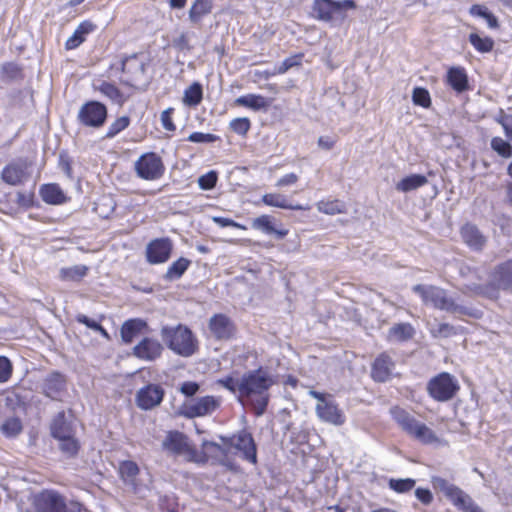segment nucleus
<instances>
[{"mask_svg": "<svg viewBox=\"0 0 512 512\" xmlns=\"http://www.w3.org/2000/svg\"><path fill=\"white\" fill-rule=\"evenodd\" d=\"M275 382L261 367L244 373L240 378V403L250 405L257 416L263 415L270 399L269 389Z\"/></svg>", "mask_w": 512, "mask_h": 512, "instance_id": "f257e3e1", "label": "nucleus"}, {"mask_svg": "<svg viewBox=\"0 0 512 512\" xmlns=\"http://www.w3.org/2000/svg\"><path fill=\"white\" fill-rule=\"evenodd\" d=\"M412 291L420 296L425 305L432 306L435 309L446 311L453 315L476 317L477 311L475 309L457 303L455 299L449 297L447 291L441 287L417 284L412 287Z\"/></svg>", "mask_w": 512, "mask_h": 512, "instance_id": "f03ea898", "label": "nucleus"}, {"mask_svg": "<svg viewBox=\"0 0 512 512\" xmlns=\"http://www.w3.org/2000/svg\"><path fill=\"white\" fill-rule=\"evenodd\" d=\"M390 414L401 430L414 440L424 445H432L440 441L431 428L417 420L408 411L395 406L390 409Z\"/></svg>", "mask_w": 512, "mask_h": 512, "instance_id": "7ed1b4c3", "label": "nucleus"}, {"mask_svg": "<svg viewBox=\"0 0 512 512\" xmlns=\"http://www.w3.org/2000/svg\"><path fill=\"white\" fill-rule=\"evenodd\" d=\"M161 337L167 347L175 354L182 357H190L198 350V340L192 331L183 326H164L161 329Z\"/></svg>", "mask_w": 512, "mask_h": 512, "instance_id": "20e7f679", "label": "nucleus"}, {"mask_svg": "<svg viewBox=\"0 0 512 512\" xmlns=\"http://www.w3.org/2000/svg\"><path fill=\"white\" fill-rule=\"evenodd\" d=\"M356 8L353 0H313L312 15L315 19L323 22H342L347 17V10Z\"/></svg>", "mask_w": 512, "mask_h": 512, "instance_id": "39448f33", "label": "nucleus"}, {"mask_svg": "<svg viewBox=\"0 0 512 512\" xmlns=\"http://www.w3.org/2000/svg\"><path fill=\"white\" fill-rule=\"evenodd\" d=\"M431 483L434 489L442 492L457 509L463 512H483L467 493L446 479L433 476Z\"/></svg>", "mask_w": 512, "mask_h": 512, "instance_id": "423d86ee", "label": "nucleus"}, {"mask_svg": "<svg viewBox=\"0 0 512 512\" xmlns=\"http://www.w3.org/2000/svg\"><path fill=\"white\" fill-rule=\"evenodd\" d=\"M512 289V259L497 265L490 275V282L481 293L491 299L498 298L499 290Z\"/></svg>", "mask_w": 512, "mask_h": 512, "instance_id": "0eeeda50", "label": "nucleus"}, {"mask_svg": "<svg viewBox=\"0 0 512 512\" xmlns=\"http://www.w3.org/2000/svg\"><path fill=\"white\" fill-rule=\"evenodd\" d=\"M459 388L456 378L447 372H442L433 377L427 385L429 395L439 402L451 400Z\"/></svg>", "mask_w": 512, "mask_h": 512, "instance_id": "6e6552de", "label": "nucleus"}, {"mask_svg": "<svg viewBox=\"0 0 512 512\" xmlns=\"http://www.w3.org/2000/svg\"><path fill=\"white\" fill-rule=\"evenodd\" d=\"M134 166L138 177L149 181L161 178L165 172L161 157L154 152L141 155Z\"/></svg>", "mask_w": 512, "mask_h": 512, "instance_id": "1a4fd4ad", "label": "nucleus"}, {"mask_svg": "<svg viewBox=\"0 0 512 512\" xmlns=\"http://www.w3.org/2000/svg\"><path fill=\"white\" fill-rule=\"evenodd\" d=\"M107 115V107L103 103L88 101L80 107L77 119L83 126L100 128L105 124Z\"/></svg>", "mask_w": 512, "mask_h": 512, "instance_id": "9d476101", "label": "nucleus"}, {"mask_svg": "<svg viewBox=\"0 0 512 512\" xmlns=\"http://www.w3.org/2000/svg\"><path fill=\"white\" fill-rule=\"evenodd\" d=\"M220 406V400L214 396H203L185 403L180 414L188 419L211 415Z\"/></svg>", "mask_w": 512, "mask_h": 512, "instance_id": "9b49d317", "label": "nucleus"}, {"mask_svg": "<svg viewBox=\"0 0 512 512\" xmlns=\"http://www.w3.org/2000/svg\"><path fill=\"white\" fill-rule=\"evenodd\" d=\"M33 504L37 512H68L65 498L53 490H44L36 494Z\"/></svg>", "mask_w": 512, "mask_h": 512, "instance_id": "f8f14e48", "label": "nucleus"}, {"mask_svg": "<svg viewBox=\"0 0 512 512\" xmlns=\"http://www.w3.org/2000/svg\"><path fill=\"white\" fill-rule=\"evenodd\" d=\"M165 391L158 384H148L136 393V404L142 410H151L159 406L164 398Z\"/></svg>", "mask_w": 512, "mask_h": 512, "instance_id": "ddd939ff", "label": "nucleus"}, {"mask_svg": "<svg viewBox=\"0 0 512 512\" xmlns=\"http://www.w3.org/2000/svg\"><path fill=\"white\" fill-rule=\"evenodd\" d=\"M208 329L210 335L216 340H229L235 334L232 320L225 314H215L209 319Z\"/></svg>", "mask_w": 512, "mask_h": 512, "instance_id": "4468645a", "label": "nucleus"}, {"mask_svg": "<svg viewBox=\"0 0 512 512\" xmlns=\"http://www.w3.org/2000/svg\"><path fill=\"white\" fill-rule=\"evenodd\" d=\"M173 244L169 238L152 240L146 248L147 261L151 264L166 262L172 252Z\"/></svg>", "mask_w": 512, "mask_h": 512, "instance_id": "2eb2a0df", "label": "nucleus"}, {"mask_svg": "<svg viewBox=\"0 0 512 512\" xmlns=\"http://www.w3.org/2000/svg\"><path fill=\"white\" fill-rule=\"evenodd\" d=\"M229 444L242 452L243 458L253 464L257 462V449L254 439L250 433L243 430L236 435H233Z\"/></svg>", "mask_w": 512, "mask_h": 512, "instance_id": "dca6fc26", "label": "nucleus"}, {"mask_svg": "<svg viewBox=\"0 0 512 512\" xmlns=\"http://www.w3.org/2000/svg\"><path fill=\"white\" fill-rule=\"evenodd\" d=\"M120 66L121 71L128 75L124 83L129 86H134V83L139 81L146 71L145 62L137 54L122 59Z\"/></svg>", "mask_w": 512, "mask_h": 512, "instance_id": "f3484780", "label": "nucleus"}, {"mask_svg": "<svg viewBox=\"0 0 512 512\" xmlns=\"http://www.w3.org/2000/svg\"><path fill=\"white\" fill-rule=\"evenodd\" d=\"M66 390V378L60 372L49 373L43 380L42 392L52 400H59Z\"/></svg>", "mask_w": 512, "mask_h": 512, "instance_id": "a211bd4d", "label": "nucleus"}, {"mask_svg": "<svg viewBox=\"0 0 512 512\" xmlns=\"http://www.w3.org/2000/svg\"><path fill=\"white\" fill-rule=\"evenodd\" d=\"M162 344L153 338L145 337L133 348V354L145 361H154L162 354Z\"/></svg>", "mask_w": 512, "mask_h": 512, "instance_id": "6ab92c4d", "label": "nucleus"}, {"mask_svg": "<svg viewBox=\"0 0 512 512\" xmlns=\"http://www.w3.org/2000/svg\"><path fill=\"white\" fill-rule=\"evenodd\" d=\"M316 414L324 422L340 426L345 422L343 412L338 408L334 401L329 399L322 404H316Z\"/></svg>", "mask_w": 512, "mask_h": 512, "instance_id": "aec40b11", "label": "nucleus"}, {"mask_svg": "<svg viewBox=\"0 0 512 512\" xmlns=\"http://www.w3.org/2000/svg\"><path fill=\"white\" fill-rule=\"evenodd\" d=\"M394 368L391 357L387 353H381L372 365L371 376L377 382H386L392 376Z\"/></svg>", "mask_w": 512, "mask_h": 512, "instance_id": "412c9836", "label": "nucleus"}, {"mask_svg": "<svg viewBox=\"0 0 512 512\" xmlns=\"http://www.w3.org/2000/svg\"><path fill=\"white\" fill-rule=\"evenodd\" d=\"M29 178L26 167L18 163L6 165L1 172V179L8 185L19 186L25 183Z\"/></svg>", "mask_w": 512, "mask_h": 512, "instance_id": "4be33fe9", "label": "nucleus"}, {"mask_svg": "<svg viewBox=\"0 0 512 512\" xmlns=\"http://www.w3.org/2000/svg\"><path fill=\"white\" fill-rule=\"evenodd\" d=\"M460 233L464 243L468 245L472 250L481 251L485 247L487 238L474 224H465L461 228Z\"/></svg>", "mask_w": 512, "mask_h": 512, "instance_id": "5701e85b", "label": "nucleus"}, {"mask_svg": "<svg viewBox=\"0 0 512 512\" xmlns=\"http://www.w3.org/2000/svg\"><path fill=\"white\" fill-rule=\"evenodd\" d=\"M274 219L270 215H261L252 221V228L266 235H272L277 240L285 238L288 230L285 228H277L274 224Z\"/></svg>", "mask_w": 512, "mask_h": 512, "instance_id": "b1692460", "label": "nucleus"}, {"mask_svg": "<svg viewBox=\"0 0 512 512\" xmlns=\"http://www.w3.org/2000/svg\"><path fill=\"white\" fill-rule=\"evenodd\" d=\"M95 28L96 25L90 21L81 22L73 34L67 39L65 48L67 50H72L79 47L85 41L86 36L93 32Z\"/></svg>", "mask_w": 512, "mask_h": 512, "instance_id": "393cba45", "label": "nucleus"}, {"mask_svg": "<svg viewBox=\"0 0 512 512\" xmlns=\"http://www.w3.org/2000/svg\"><path fill=\"white\" fill-rule=\"evenodd\" d=\"M40 196L42 200L51 205H60L67 201V197L58 184H44L40 188Z\"/></svg>", "mask_w": 512, "mask_h": 512, "instance_id": "a878e982", "label": "nucleus"}, {"mask_svg": "<svg viewBox=\"0 0 512 512\" xmlns=\"http://www.w3.org/2000/svg\"><path fill=\"white\" fill-rule=\"evenodd\" d=\"M51 435L55 439L69 437L74 435V429L71 422H68L65 418V412H59L51 423Z\"/></svg>", "mask_w": 512, "mask_h": 512, "instance_id": "bb28decb", "label": "nucleus"}, {"mask_svg": "<svg viewBox=\"0 0 512 512\" xmlns=\"http://www.w3.org/2000/svg\"><path fill=\"white\" fill-rule=\"evenodd\" d=\"M448 84L458 93L468 90V76L462 67H452L447 72Z\"/></svg>", "mask_w": 512, "mask_h": 512, "instance_id": "cd10ccee", "label": "nucleus"}, {"mask_svg": "<svg viewBox=\"0 0 512 512\" xmlns=\"http://www.w3.org/2000/svg\"><path fill=\"white\" fill-rule=\"evenodd\" d=\"M163 448L174 454H181L187 449L186 437L178 431H170L163 441Z\"/></svg>", "mask_w": 512, "mask_h": 512, "instance_id": "c85d7f7f", "label": "nucleus"}, {"mask_svg": "<svg viewBox=\"0 0 512 512\" xmlns=\"http://www.w3.org/2000/svg\"><path fill=\"white\" fill-rule=\"evenodd\" d=\"M119 474L127 486L132 487L134 490L136 489V478L139 474V467L136 462L130 460L122 461L119 465Z\"/></svg>", "mask_w": 512, "mask_h": 512, "instance_id": "c756f323", "label": "nucleus"}, {"mask_svg": "<svg viewBox=\"0 0 512 512\" xmlns=\"http://www.w3.org/2000/svg\"><path fill=\"white\" fill-rule=\"evenodd\" d=\"M213 0H195L189 9V20L197 24L202 18L211 13Z\"/></svg>", "mask_w": 512, "mask_h": 512, "instance_id": "7c9ffc66", "label": "nucleus"}, {"mask_svg": "<svg viewBox=\"0 0 512 512\" xmlns=\"http://www.w3.org/2000/svg\"><path fill=\"white\" fill-rule=\"evenodd\" d=\"M428 183V179L425 175L411 174L402 180H400L395 188L399 192L407 193L414 191Z\"/></svg>", "mask_w": 512, "mask_h": 512, "instance_id": "2f4dec72", "label": "nucleus"}, {"mask_svg": "<svg viewBox=\"0 0 512 512\" xmlns=\"http://www.w3.org/2000/svg\"><path fill=\"white\" fill-rule=\"evenodd\" d=\"M415 333L410 323H397L388 330V339L394 342H403L411 339Z\"/></svg>", "mask_w": 512, "mask_h": 512, "instance_id": "473e14b6", "label": "nucleus"}, {"mask_svg": "<svg viewBox=\"0 0 512 512\" xmlns=\"http://www.w3.org/2000/svg\"><path fill=\"white\" fill-rule=\"evenodd\" d=\"M146 327V322L141 319H130L123 323L121 327V337L123 342L129 344L138 333Z\"/></svg>", "mask_w": 512, "mask_h": 512, "instance_id": "72a5a7b5", "label": "nucleus"}, {"mask_svg": "<svg viewBox=\"0 0 512 512\" xmlns=\"http://www.w3.org/2000/svg\"><path fill=\"white\" fill-rule=\"evenodd\" d=\"M262 202L267 206L282 208V209H291V210H306L309 209V207H305L300 204L296 205H290L287 202V199L285 196L281 194H275V193H268L263 195Z\"/></svg>", "mask_w": 512, "mask_h": 512, "instance_id": "f704fd0d", "label": "nucleus"}, {"mask_svg": "<svg viewBox=\"0 0 512 512\" xmlns=\"http://www.w3.org/2000/svg\"><path fill=\"white\" fill-rule=\"evenodd\" d=\"M89 268L86 265H74L63 267L59 271V276L64 281H80L88 273Z\"/></svg>", "mask_w": 512, "mask_h": 512, "instance_id": "c9c22d12", "label": "nucleus"}, {"mask_svg": "<svg viewBox=\"0 0 512 512\" xmlns=\"http://www.w3.org/2000/svg\"><path fill=\"white\" fill-rule=\"evenodd\" d=\"M190 264L191 261L184 257L174 261L164 275L165 280L173 281L179 279L186 272Z\"/></svg>", "mask_w": 512, "mask_h": 512, "instance_id": "e433bc0d", "label": "nucleus"}, {"mask_svg": "<svg viewBox=\"0 0 512 512\" xmlns=\"http://www.w3.org/2000/svg\"><path fill=\"white\" fill-rule=\"evenodd\" d=\"M235 103L239 106L248 107L253 110H261L267 107L266 99L261 95L247 94L238 97Z\"/></svg>", "mask_w": 512, "mask_h": 512, "instance_id": "4c0bfd02", "label": "nucleus"}, {"mask_svg": "<svg viewBox=\"0 0 512 512\" xmlns=\"http://www.w3.org/2000/svg\"><path fill=\"white\" fill-rule=\"evenodd\" d=\"M96 90L118 105H123L126 100L123 93L112 83L104 81L96 87Z\"/></svg>", "mask_w": 512, "mask_h": 512, "instance_id": "58836bf2", "label": "nucleus"}, {"mask_svg": "<svg viewBox=\"0 0 512 512\" xmlns=\"http://www.w3.org/2000/svg\"><path fill=\"white\" fill-rule=\"evenodd\" d=\"M202 97V86L199 83L195 82L185 90L183 102L188 106H196L201 102Z\"/></svg>", "mask_w": 512, "mask_h": 512, "instance_id": "ea45409f", "label": "nucleus"}, {"mask_svg": "<svg viewBox=\"0 0 512 512\" xmlns=\"http://www.w3.org/2000/svg\"><path fill=\"white\" fill-rule=\"evenodd\" d=\"M22 422L18 417L7 418L1 425L0 430L6 437H16L22 432Z\"/></svg>", "mask_w": 512, "mask_h": 512, "instance_id": "a19ab883", "label": "nucleus"}, {"mask_svg": "<svg viewBox=\"0 0 512 512\" xmlns=\"http://www.w3.org/2000/svg\"><path fill=\"white\" fill-rule=\"evenodd\" d=\"M317 209L322 213L335 215L344 213L346 211V206L340 200L320 201L317 203Z\"/></svg>", "mask_w": 512, "mask_h": 512, "instance_id": "79ce46f5", "label": "nucleus"}, {"mask_svg": "<svg viewBox=\"0 0 512 512\" xmlns=\"http://www.w3.org/2000/svg\"><path fill=\"white\" fill-rule=\"evenodd\" d=\"M469 42L471 45L481 53L490 52L494 47V41L490 37H481L477 33L469 35Z\"/></svg>", "mask_w": 512, "mask_h": 512, "instance_id": "37998d69", "label": "nucleus"}, {"mask_svg": "<svg viewBox=\"0 0 512 512\" xmlns=\"http://www.w3.org/2000/svg\"><path fill=\"white\" fill-rule=\"evenodd\" d=\"M59 440V448L67 457H73L78 453L80 448L79 442L74 437V435H70L69 437L60 438Z\"/></svg>", "mask_w": 512, "mask_h": 512, "instance_id": "c03bdc74", "label": "nucleus"}, {"mask_svg": "<svg viewBox=\"0 0 512 512\" xmlns=\"http://www.w3.org/2000/svg\"><path fill=\"white\" fill-rule=\"evenodd\" d=\"M130 125L128 116H121L113 121L105 134V138L112 139Z\"/></svg>", "mask_w": 512, "mask_h": 512, "instance_id": "a18cd8bd", "label": "nucleus"}, {"mask_svg": "<svg viewBox=\"0 0 512 512\" xmlns=\"http://www.w3.org/2000/svg\"><path fill=\"white\" fill-rule=\"evenodd\" d=\"M389 488L397 493H406L412 490L416 484V481L412 478L405 479H390Z\"/></svg>", "mask_w": 512, "mask_h": 512, "instance_id": "49530a36", "label": "nucleus"}, {"mask_svg": "<svg viewBox=\"0 0 512 512\" xmlns=\"http://www.w3.org/2000/svg\"><path fill=\"white\" fill-rule=\"evenodd\" d=\"M491 148L504 158L512 157V146L500 137L492 138Z\"/></svg>", "mask_w": 512, "mask_h": 512, "instance_id": "de8ad7c7", "label": "nucleus"}, {"mask_svg": "<svg viewBox=\"0 0 512 512\" xmlns=\"http://www.w3.org/2000/svg\"><path fill=\"white\" fill-rule=\"evenodd\" d=\"M412 101L415 105L427 108L431 104L429 92L422 87H415L412 93Z\"/></svg>", "mask_w": 512, "mask_h": 512, "instance_id": "09e8293b", "label": "nucleus"}, {"mask_svg": "<svg viewBox=\"0 0 512 512\" xmlns=\"http://www.w3.org/2000/svg\"><path fill=\"white\" fill-rule=\"evenodd\" d=\"M302 54L293 55L284 59L280 65H278L273 71V75L275 74H284L289 69L299 66L301 64Z\"/></svg>", "mask_w": 512, "mask_h": 512, "instance_id": "8fccbe9b", "label": "nucleus"}, {"mask_svg": "<svg viewBox=\"0 0 512 512\" xmlns=\"http://www.w3.org/2000/svg\"><path fill=\"white\" fill-rule=\"evenodd\" d=\"M217 384L227 389L232 394L237 395L240 402V379H235L232 376H226L217 380Z\"/></svg>", "mask_w": 512, "mask_h": 512, "instance_id": "3c124183", "label": "nucleus"}, {"mask_svg": "<svg viewBox=\"0 0 512 512\" xmlns=\"http://www.w3.org/2000/svg\"><path fill=\"white\" fill-rule=\"evenodd\" d=\"M251 127V122L248 118H235L230 122V128L238 135L244 136L248 133Z\"/></svg>", "mask_w": 512, "mask_h": 512, "instance_id": "603ef678", "label": "nucleus"}, {"mask_svg": "<svg viewBox=\"0 0 512 512\" xmlns=\"http://www.w3.org/2000/svg\"><path fill=\"white\" fill-rule=\"evenodd\" d=\"M2 76L5 80L13 81L22 77L21 69L15 63H6L1 68Z\"/></svg>", "mask_w": 512, "mask_h": 512, "instance_id": "864d4df0", "label": "nucleus"}, {"mask_svg": "<svg viewBox=\"0 0 512 512\" xmlns=\"http://www.w3.org/2000/svg\"><path fill=\"white\" fill-rule=\"evenodd\" d=\"M76 320L79 323L86 325L88 328L100 332L103 336L108 337L107 331L97 321L90 319L86 315L79 314L77 315Z\"/></svg>", "mask_w": 512, "mask_h": 512, "instance_id": "5fc2aeb1", "label": "nucleus"}, {"mask_svg": "<svg viewBox=\"0 0 512 512\" xmlns=\"http://www.w3.org/2000/svg\"><path fill=\"white\" fill-rule=\"evenodd\" d=\"M217 183V173L215 171H210L205 175H202L198 179V184L200 188L204 190H209L215 187Z\"/></svg>", "mask_w": 512, "mask_h": 512, "instance_id": "6e6d98bb", "label": "nucleus"}, {"mask_svg": "<svg viewBox=\"0 0 512 512\" xmlns=\"http://www.w3.org/2000/svg\"><path fill=\"white\" fill-rule=\"evenodd\" d=\"M12 375V364L5 356H0V383L7 382Z\"/></svg>", "mask_w": 512, "mask_h": 512, "instance_id": "4d7b16f0", "label": "nucleus"}, {"mask_svg": "<svg viewBox=\"0 0 512 512\" xmlns=\"http://www.w3.org/2000/svg\"><path fill=\"white\" fill-rule=\"evenodd\" d=\"M431 332L434 337L447 338L456 334V329L448 323H440L436 328H433Z\"/></svg>", "mask_w": 512, "mask_h": 512, "instance_id": "13d9d810", "label": "nucleus"}, {"mask_svg": "<svg viewBox=\"0 0 512 512\" xmlns=\"http://www.w3.org/2000/svg\"><path fill=\"white\" fill-rule=\"evenodd\" d=\"M17 204L25 209H29L34 205V192L33 191H19L17 192Z\"/></svg>", "mask_w": 512, "mask_h": 512, "instance_id": "bf43d9fd", "label": "nucleus"}, {"mask_svg": "<svg viewBox=\"0 0 512 512\" xmlns=\"http://www.w3.org/2000/svg\"><path fill=\"white\" fill-rule=\"evenodd\" d=\"M218 139V136L210 133L193 132L188 136V141L193 143H212Z\"/></svg>", "mask_w": 512, "mask_h": 512, "instance_id": "052dcab7", "label": "nucleus"}, {"mask_svg": "<svg viewBox=\"0 0 512 512\" xmlns=\"http://www.w3.org/2000/svg\"><path fill=\"white\" fill-rule=\"evenodd\" d=\"M173 45L179 50L189 51L192 49V46L190 45L189 34L187 32H183L178 37L174 38Z\"/></svg>", "mask_w": 512, "mask_h": 512, "instance_id": "680f3d73", "label": "nucleus"}, {"mask_svg": "<svg viewBox=\"0 0 512 512\" xmlns=\"http://www.w3.org/2000/svg\"><path fill=\"white\" fill-rule=\"evenodd\" d=\"M173 111V108H167L161 113V123L163 128L167 131H174L176 129L171 117Z\"/></svg>", "mask_w": 512, "mask_h": 512, "instance_id": "e2e57ef3", "label": "nucleus"}, {"mask_svg": "<svg viewBox=\"0 0 512 512\" xmlns=\"http://www.w3.org/2000/svg\"><path fill=\"white\" fill-rule=\"evenodd\" d=\"M199 389L200 385L197 382L187 381L181 384L179 391L187 397H192L199 391Z\"/></svg>", "mask_w": 512, "mask_h": 512, "instance_id": "0e129e2a", "label": "nucleus"}, {"mask_svg": "<svg viewBox=\"0 0 512 512\" xmlns=\"http://www.w3.org/2000/svg\"><path fill=\"white\" fill-rule=\"evenodd\" d=\"M415 496L424 505H430L433 501L432 492L426 488H417L415 490Z\"/></svg>", "mask_w": 512, "mask_h": 512, "instance_id": "69168bd1", "label": "nucleus"}, {"mask_svg": "<svg viewBox=\"0 0 512 512\" xmlns=\"http://www.w3.org/2000/svg\"><path fill=\"white\" fill-rule=\"evenodd\" d=\"M213 221L219 225L220 227H235V228H241L245 229L244 226L240 225L239 223L235 222L232 219L225 218V217H213Z\"/></svg>", "mask_w": 512, "mask_h": 512, "instance_id": "338daca9", "label": "nucleus"}, {"mask_svg": "<svg viewBox=\"0 0 512 512\" xmlns=\"http://www.w3.org/2000/svg\"><path fill=\"white\" fill-rule=\"evenodd\" d=\"M508 138L512 139V115H504L500 121Z\"/></svg>", "mask_w": 512, "mask_h": 512, "instance_id": "774afa93", "label": "nucleus"}]
</instances>
